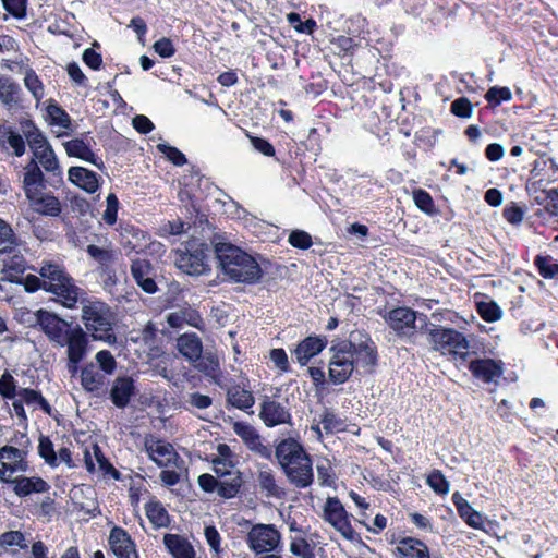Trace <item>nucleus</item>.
Here are the masks:
<instances>
[{
	"label": "nucleus",
	"instance_id": "obj_1",
	"mask_svg": "<svg viewBox=\"0 0 558 558\" xmlns=\"http://www.w3.org/2000/svg\"><path fill=\"white\" fill-rule=\"evenodd\" d=\"M211 244L219 267L231 280L246 284L260 281L263 270L254 256L220 235H215Z\"/></svg>",
	"mask_w": 558,
	"mask_h": 558
},
{
	"label": "nucleus",
	"instance_id": "obj_2",
	"mask_svg": "<svg viewBox=\"0 0 558 558\" xmlns=\"http://www.w3.org/2000/svg\"><path fill=\"white\" fill-rule=\"evenodd\" d=\"M276 459L287 480L296 488H306L314 481L313 461L294 438L281 440L275 450Z\"/></svg>",
	"mask_w": 558,
	"mask_h": 558
},
{
	"label": "nucleus",
	"instance_id": "obj_3",
	"mask_svg": "<svg viewBox=\"0 0 558 558\" xmlns=\"http://www.w3.org/2000/svg\"><path fill=\"white\" fill-rule=\"evenodd\" d=\"M38 272L43 277V290L54 294L63 306L69 308L75 306L82 290L61 265L43 262Z\"/></svg>",
	"mask_w": 558,
	"mask_h": 558
},
{
	"label": "nucleus",
	"instance_id": "obj_4",
	"mask_svg": "<svg viewBox=\"0 0 558 558\" xmlns=\"http://www.w3.org/2000/svg\"><path fill=\"white\" fill-rule=\"evenodd\" d=\"M82 320L86 328L85 331L94 340L104 341L109 345L117 342V337L113 332L114 317L106 303L99 301L83 303Z\"/></svg>",
	"mask_w": 558,
	"mask_h": 558
},
{
	"label": "nucleus",
	"instance_id": "obj_5",
	"mask_svg": "<svg viewBox=\"0 0 558 558\" xmlns=\"http://www.w3.org/2000/svg\"><path fill=\"white\" fill-rule=\"evenodd\" d=\"M388 326L400 337L411 338L427 329L428 318L410 307L399 306L390 310L384 316Z\"/></svg>",
	"mask_w": 558,
	"mask_h": 558
},
{
	"label": "nucleus",
	"instance_id": "obj_6",
	"mask_svg": "<svg viewBox=\"0 0 558 558\" xmlns=\"http://www.w3.org/2000/svg\"><path fill=\"white\" fill-rule=\"evenodd\" d=\"M209 247L196 242L177 251L175 266L190 276H201L210 270Z\"/></svg>",
	"mask_w": 558,
	"mask_h": 558
},
{
	"label": "nucleus",
	"instance_id": "obj_7",
	"mask_svg": "<svg viewBox=\"0 0 558 558\" xmlns=\"http://www.w3.org/2000/svg\"><path fill=\"white\" fill-rule=\"evenodd\" d=\"M456 325L460 330H456V359H459L462 365L469 363L474 357L485 354L484 339L466 330L469 322L458 317L456 313Z\"/></svg>",
	"mask_w": 558,
	"mask_h": 558
},
{
	"label": "nucleus",
	"instance_id": "obj_8",
	"mask_svg": "<svg viewBox=\"0 0 558 558\" xmlns=\"http://www.w3.org/2000/svg\"><path fill=\"white\" fill-rule=\"evenodd\" d=\"M347 350L353 355L355 369L371 373L377 363V350L373 340L360 331L351 333V340L343 342Z\"/></svg>",
	"mask_w": 558,
	"mask_h": 558
},
{
	"label": "nucleus",
	"instance_id": "obj_9",
	"mask_svg": "<svg viewBox=\"0 0 558 558\" xmlns=\"http://www.w3.org/2000/svg\"><path fill=\"white\" fill-rule=\"evenodd\" d=\"M558 185V167L553 160L536 161L531 171V179L526 184V191L533 198L539 194H550Z\"/></svg>",
	"mask_w": 558,
	"mask_h": 558
},
{
	"label": "nucleus",
	"instance_id": "obj_10",
	"mask_svg": "<svg viewBox=\"0 0 558 558\" xmlns=\"http://www.w3.org/2000/svg\"><path fill=\"white\" fill-rule=\"evenodd\" d=\"M281 535L274 524H255L246 536V543L256 555L274 551L280 545Z\"/></svg>",
	"mask_w": 558,
	"mask_h": 558
},
{
	"label": "nucleus",
	"instance_id": "obj_11",
	"mask_svg": "<svg viewBox=\"0 0 558 558\" xmlns=\"http://www.w3.org/2000/svg\"><path fill=\"white\" fill-rule=\"evenodd\" d=\"M36 323L49 341L58 347L70 336L75 326L45 310L37 311Z\"/></svg>",
	"mask_w": 558,
	"mask_h": 558
},
{
	"label": "nucleus",
	"instance_id": "obj_12",
	"mask_svg": "<svg viewBox=\"0 0 558 558\" xmlns=\"http://www.w3.org/2000/svg\"><path fill=\"white\" fill-rule=\"evenodd\" d=\"M330 350L332 351V356L329 362V379L335 385L343 384L355 369L353 355L345 349L343 342L331 347Z\"/></svg>",
	"mask_w": 558,
	"mask_h": 558
},
{
	"label": "nucleus",
	"instance_id": "obj_13",
	"mask_svg": "<svg viewBox=\"0 0 558 558\" xmlns=\"http://www.w3.org/2000/svg\"><path fill=\"white\" fill-rule=\"evenodd\" d=\"M324 519L331 524L345 539L355 541L354 532L348 519V513L337 497H328L324 506Z\"/></svg>",
	"mask_w": 558,
	"mask_h": 558
},
{
	"label": "nucleus",
	"instance_id": "obj_14",
	"mask_svg": "<svg viewBox=\"0 0 558 558\" xmlns=\"http://www.w3.org/2000/svg\"><path fill=\"white\" fill-rule=\"evenodd\" d=\"M130 272L136 284L148 294H154L158 291L157 269L153 266L150 260L145 258H135L131 260Z\"/></svg>",
	"mask_w": 558,
	"mask_h": 558
},
{
	"label": "nucleus",
	"instance_id": "obj_15",
	"mask_svg": "<svg viewBox=\"0 0 558 558\" xmlns=\"http://www.w3.org/2000/svg\"><path fill=\"white\" fill-rule=\"evenodd\" d=\"M472 376L485 384H490L500 378L504 374V363L501 360L489 357H474L464 365Z\"/></svg>",
	"mask_w": 558,
	"mask_h": 558
},
{
	"label": "nucleus",
	"instance_id": "obj_16",
	"mask_svg": "<svg viewBox=\"0 0 558 558\" xmlns=\"http://www.w3.org/2000/svg\"><path fill=\"white\" fill-rule=\"evenodd\" d=\"M120 244L126 251V255L134 252L144 253L150 244V236L133 225L121 223L119 227Z\"/></svg>",
	"mask_w": 558,
	"mask_h": 558
},
{
	"label": "nucleus",
	"instance_id": "obj_17",
	"mask_svg": "<svg viewBox=\"0 0 558 558\" xmlns=\"http://www.w3.org/2000/svg\"><path fill=\"white\" fill-rule=\"evenodd\" d=\"M26 452L12 446H4L0 449V480L9 482L13 473L26 471Z\"/></svg>",
	"mask_w": 558,
	"mask_h": 558
},
{
	"label": "nucleus",
	"instance_id": "obj_18",
	"mask_svg": "<svg viewBox=\"0 0 558 558\" xmlns=\"http://www.w3.org/2000/svg\"><path fill=\"white\" fill-rule=\"evenodd\" d=\"M233 432L243 440L251 451L266 460H271V448L262 442L259 434L252 425L244 422H234Z\"/></svg>",
	"mask_w": 558,
	"mask_h": 558
},
{
	"label": "nucleus",
	"instance_id": "obj_19",
	"mask_svg": "<svg viewBox=\"0 0 558 558\" xmlns=\"http://www.w3.org/2000/svg\"><path fill=\"white\" fill-rule=\"evenodd\" d=\"M259 417L268 427L291 423L289 410L280 402L270 399L263 401Z\"/></svg>",
	"mask_w": 558,
	"mask_h": 558
},
{
	"label": "nucleus",
	"instance_id": "obj_20",
	"mask_svg": "<svg viewBox=\"0 0 558 558\" xmlns=\"http://www.w3.org/2000/svg\"><path fill=\"white\" fill-rule=\"evenodd\" d=\"M135 393V380L130 376H119L112 383L110 399L117 408L124 409Z\"/></svg>",
	"mask_w": 558,
	"mask_h": 558
},
{
	"label": "nucleus",
	"instance_id": "obj_21",
	"mask_svg": "<svg viewBox=\"0 0 558 558\" xmlns=\"http://www.w3.org/2000/svg\"><path fill=\"white\" fill-rule=\"evenodd\" d=\"M59 347L66 348L68 359L83 361L88 350V335L80 325H75L70 336Z\"/></svg>",
	"mask_w": 558,
	"mask_h": 558
},
{
	"label": "nucleus",
	"instance_id": "obj_22",
	"mask_svg": "<svg viewBox=\"0 0 558 558\" xmlns=\"http://www.w3.org/2000/svg\"><path fill=\"white\" fill-rule=\"evenodd\" d=\"M218 385L226 390L227 403L232 408L247 412L255 403V398L251 389L244 386L232 383L229 385Z\"/></svg>",
	"mask_w": 558,
	"mask_h": 558
},
{
	"label": "nucleus",
	"instance_id": "obj_23",
	"mask_svg": "<svg viewBox=\"0 0 558 558\" xmlns=\"http://www.w3.org/2000/svg\"><path fill=\"white\" fill-rule=\"evenodd\" d=\"M327 345L326 337H307L299 343L294 355L301 365H305L314 355L320 353Z\"/></svg>",
	"mask_w": 558,
	"mask_h": 558
},
{
	"label": "nucleus",
	"instance_id": "obj_24",
	"mask_svg": "<svg viewBox=\"0 0 558 558\" xmlns=\"http://www.w3.org/2000/svg\"><path fill=\"white\" fill-rule=\"evenodd\" d=\"M0 147L5 151L12 149L11 154L16 157L23 156L26 150L23 133L15 132L7 125H0Z\"/></svg>",
	"mask_w": 558,
	"mask_h": 558
},
{
	"label": "nucleus",
	"instance_id": "obj_25",
	"mask_svg": "<svg viewBox=\"0 0 558 558\" xmlns=\"http://www.w3.org/2000/svg\"><path fill=\"white\" fill-rule=\"evenodd\" d=\"M177 349L190 363H192L199 360V356L203 353V343L196 333H183L177 339Z\"/></svg>",
	"mask_w": 558,
	"mask_h": 558
},
{
	"label": "nucleus",
	"instance_id": "obj_26",
	"mask_svg": "<svg viewBox=\"0 0 558 558\" xmlns=\"http://www.w3.org/2000/svg\"><path fill=\"white\" fill-rule=\"evenodd\" d=\"M146 449L150 459L160 468L170 465L178 458L173 447L162 440H156L149 445L146 444Z\"/></svg>",
	"mask_w": 558,
	"mask_h": 558
},
{
	"label": "nucleus",
	"instance_id": "obj_27",
	"mask_svg": "<svg viewBox=\"0 0 558 558\" xmlns=\"http://www.w3.org/2000/svg\"><path fill=\"white\" fill-rule=\"evenodd\" d=\"M8 483L13 485V490L19 497H25L32 493H45L49 489V485L41 477H10Z\"/></svg>",
	"mask_w": 558,
	"mask_h": 558
},
{
	"label": "nucleus",
	"instance_id": "obj_28",
	"mask_svg": "<svg viewBox=\"0 0 558 558\" xmlns=\"http://www.w3.org/2000/svg\"><path fill=\"white\" fill-rule=\"evenodd\" d=\"M257 482L265 497L281 499L286 496V490L277 483L272 470L268 466L258 470Z\"/></svg>",
	"mask_w": 558,
	"mask_h": 558
},
{
	"label": "nucleus",
	"instance_id": "obj_29",
	"mask_svg": "<svg viewBox=\"0 0 558 558\" xmlns=\"http://www.w3.org/2000/svg\"><path fill=\"white\" fill-rule=\"evenodd\" d=\"M63 146L69 156L90 162L100 170L104 169V162L99 160L98 157H96L90 147L83 140L74 138L68 141L63 144Z\"/></svg>",
	"mask_w": 558,
	"mask_h": 558
},
{
	"label": "nucleus",
	"instance_id": "obj_30",
	"mask_svg": "<svg viewBox=\"0 0 558 558\" xmlns=\"http://www.w3.org/2000/svg\"><path fill=\"white\" fill-rule=\"evenodd\" d=\"M69 180L87 193H95L99 187L98 175L83 167H71L69 169Z\"/></svg>",
	"mask_w": 558,
	"mask_h": 558
},
{
	"label": "nucleus",
	"instance_id": "obj_31",
	"mask_svg": "<svg viewBox=\"0 0 558 558\" xmlns=\"http://www.w3.org/2000/svg\"><path fill=\"white\" fill-rule=\"evenodd\" d=\"M163 544L173 558H195L192 544L182 535L165 534Z\"/></svg>",
	"mask_w": 558,
	"mask_h": 558
},
{
	"label": "nucleus",
	"instance_id": "obj_32",
	"mask_svg": "<svg viewBox=\"0 0 558 558\" xmlns=\"http://www.w3.org/2000/svg\"><path fill=\"white\" fill-rule=\"evenodd\" d=\"M34 206L35 211L49 217H58L61 214L60 201L51 194H37L34 198H28Z\"/></svg>",
	"mask_w": 558,
	"mask_h": 558
},
{
	"label": "nucleus",
	"instance_id": "obj_33",
	"mask_svg": "<svg viewBox=\"0 0 558 558\" xmlns=\"http://www.w3.org/2000/svg\"><path fill=\"white\" fill-rule=\"evenodd\" d=\"M456 508L463 521L471 527L483 530L484 517L476 511L458 492H456Z\"/></svg>",
	"mask_w": 558,
	"mask_h": 558
},
{
	"label": "nucleus",
	"instance_id": "obj_34",
	"mask_svg": "<svg viewBox=\"0 0 558 558\" xmlns=\"http://www.w3.org/2000/svg\"><path fill=\"white\" fill-rule=\"evenodd\" d=\"M20 129L23 133L24 141H27L32 153L36 149L43 148L49 143L45 134L32 120L21 121Z\"/></svg>",
	"mask_w": 558,
	"mask_h": 558
},
{
	"label": "nucleus",
	"instance_id": "obj_35",
	"mask_svg": "<svg viewBox=\"0 0 558 558\" xmlns=\"http://www.w3.org/2000/svg\"><path fill=\"white\" fill-rule=\"evenodd\" d=\"M434 349L444 355H453V330L450 328H433L429 331Z\"/></svg>",
	"mask_w": 558,
	"mask_h": 558
},
{
	"label": "nucleus",
	"instance_id": "obj_36",
	"mask_svg": "<svg viewBox=\"0 0 558 558\" xmlns=\"http://www.w3.org/2000/svg\"><path fill=\"white\" fill-rule=\"evenodd\" d=\"M81 385L88 392L99 393L105 386V375L90 363L81 371Z\"/></svg>",
	"mask_w": 558,
	"mask_h": 558
},
{
	"label": "nucleus",
	"instance_id": "obj_37",
	"mask_svg": "<svg viewBox=\"0 0 558 558\" xmlns=\"http://www.w3.org/2000/svg\"><path fill=\"white\" fill-rule=\"evenodd\" d=\"M33 156L36 157L46 172L51 173L53 177L61 178L62 171L58 158L49 143L43 148L34 150Z\"/></svg>",
	"mask_w": 558,
	"mask_h": 558
},
{
	"label": "nucleus",
	"instance_id": "obj_38",
	"mask_svg": "<svg viewBox=\"0 0 558 558\" xmlns=\"http://www.w3.org/2000/svg\"><path fill=\"white\" fill-rule=\"evenodd\" d=\"M243 485L242 473L238 470L219 480L218 495L225 499L235 497Z\"/></svg>",
	"mask_w": 558,
	"mask_h": 558
},
{
	"label": "nucleus",
	"instance_id": "obj_39",
	"mask_svg": "<svg viewBox=\"0 0 558 558\" xmlns=\"http://www.w3.org/2000/svg\"><path fill=\"white\" fill-rule=\"evenodd\" d=\"M21 87L9 76H0V101L8 109L19 104Z\"/></svg>",
	"mask_w": 558,
	"mask_h": 558
},
{
	"label": "nucleus",
	"instance_id": "obj_40",
	"mask_svg": "<svg viewBox=\"0 0 558 558\" xmlns=\"http://www.w3.org/2000/svg\"><path fill=\"white\" fill-rule=\"evenodd\" d=\"M550 191L548 195L539 194L533 197V203L543 206V209H538L535 215L541 217L547 214L558 222V185L556 190Z\"/></svg>",
	"mask_w": 558,
	"mask_h": 558
},
{
	"label": "nucleus",
	"instance_id": "obj_41",
	"mask_svg": "<svg viewBox=\"0 0 558 558\" xmlns=\"http://www.w3.org/2000/svg\"><path fill=\"white\" fill-rule=\"evenodd\" d=\"M397 550L403 558H429L426 545L414 538L400 541Z\"/></svg>",
	"mask_w": 558,
	"mask_h": 558
},
{
	"label": "nucleus",
	"instance_id": "obj_42",
	"mask_svg": "<svg viewBox=\"0 0 558 558\" xmlns=\"http://www.w3.org/2000/svg\"><path fill=\"white\" fill-rule=\"evenodd\" d=\"M16 397L21 398V401L28 407H34L35 409L40 408L46 414H51V405L39 391L29 388H21L17 390Z\"/></svg>",
	"mask_w": 558,
	"mask_h": 558
},
{
	"label": "nucleus",
	"instance_id": "obj_43",
	"mask_svg": "<svg viewBox=\"0 0 558 558\" xmlns=\"http://www.w3.org/2000/svg\"><path fill=\"white\" fill-rule=\"evenodd\" d=\"M534 266L544 279H558V262L551 255H536Z\"/></svg>",
	"mask_w": 558,
	"mask_h": 558
},
{
	"label": "nucleus",
	"instance_id": "obj_44",
	"mask_svg": "<svg viewBox=\"0 0 558 558\" xmlns=\"http://www.w3.org/2000/svg\"><path fill=\"white\" fill-rule=\"evenodd\" d=\"M46 187L43 171L25 172L23 179V189L26 198H34L37 194H40Z\"/></svg>",
	"mask_w": 558,
	"mask_h": 558
},
{
	"label": "nucleus",
	"instance_id": "obj_45",
	"mask_svg": "<svg viewBox=\"0 0 558 558\" xmlns=\"http://www.w3.org/2000/svg\"><path fill=\"white\" fill-rule=\"evenodd\" d=\"M192 364L198 372L213 378H215L220 371V363L217 354L208 351L202 353L199 360L192 362Z\"/></svg>",
	"mask_w": 558,
	"mask_h": 558
},
{
	"label": "nucleus",
	"instance_id": "obj_46",
	"mask_svg": "<svg viewBox=\"0 0 558 558\" xmlns=\"http://www.w3.org/2000/svg\"><path fill=\"white\" fill-rule=\"evenodd\" d=\"M475 308L480 317L486 323L498 322L502 317V310L495 301H477Z\"/></svg>",
	"mask_w": 558,
	"mask_h": 558
},
{
	"label": "nucleus",
	"instance_id": "obj_47",
	"mask_svg": "<svg viewBox=\"0 0 558 558\" xmlns=\"http://www.w3.org/2000/svg\"><path fill=\"white\" fill-rule=\"evenodd\" d=\"M146 515L149 519V521L158 527L168 526L169 524L168 512L160 502L147 504Z\"/></svg>",
	"mask_w": 558,
	"mask_h": 558
},
{
	"label": "nucleus",
	"instance_id": "obj_48",
	"mask_svg": "<svg viewBox=\"0 0 558 558\" xmlns=\"http://www.w3.org/2000/svg\"><path fill=\"white\" fill-rule=\"evenodd\" d=\"M485 99L490 107L496 108L504 101H510L512 93L507 86H493L486 92Z\"/></svg>",
	"mask_w": 558,
	"mask_h": 558
},
{
	"label": "nucleus",
	"instance_id": "obj_49",
	"mask_svg": "<svg viewBox=\"0 0 558 558\" xmlns=\"http://www.w3.org/2000/svg\"><path fill=\"white\" fill-rule=\"evenodd\" d=\"M87 254L102 266H108L117 259V254L113 250L102 248L97 245L90 244L86 247Z\"/></svg>",
	"mask_w": 558,
	"mask_h": 558
},
{
	"label": "nucleus",
	"instance_id": "obj_50",
	"mask_svg": "<svg viewBox=\"0 0 558 558\" xmlns=\"http://www.w3.org/2000/svg\"><path fill=\"white\" fill-rule=\"evenodd\" d=\"M38 453L45 460L47 464L50 466L58 465V456L54 451L53 444L49 439V437L40 435L39 445H38Z\"/></svg>",
	"mask_w": 558,
	"mask_h": 558
},
{
	"label": "nucleus",
	"instance_id": "obj_51",
	"mask_svg": "<svg viewBox=\"0 0 558 558\" xmlns=\"http://www.w3.org/2000/svg\"><path fill=\"white\" fill-rule=\"evenodd\" d=\"M16 245V238L12 228L0 219V254L11 252Z\"/></svg>",
	"mask_w": 558,
	"mask_h": 558
},
{
	"label": "nucleus",
	"instance_id": "obj_52",
	"mask_svg": "<svg viewBox=\"0 0 558 558\" xmlns=\"http://www.w3.org/2000/svg\"><path fill=\"white\" fill-rule=\"evenodd\" d=\"M47 113L51 120V124L59 125L63 129H69L71 126V117L59 105L50 104L47 107Z\"/></svg>",
	"mask_w": 558,
	"mask_h": 558
},
{
	"label": "nucleus",
	"instance_id": "obj_53",
	"mask_svg": "<svg viewBox=\"0 0 558 558\" xmlns=\"http://www.w3.org/2000/svg\"><path fill=\"white\" fill-rule=\"evenodd\" d=\"M525 209L514 202L507 204L502 209L504 219L512 226H519L523 221Z\"/></svg>",
	"mask_w": 558,
	"mask_h": 558
},
{
	"label": "nucleus",
	"instance_id": "obj_54",
	"mask_svg": "<svg viewBox=\"0 0 558 558\" xmlns=\"http://www.w3.org/2000/svg\"><path fill=\"white\" fill-rule=\"evenodd\" d=\"M25 87L32 93L36 100L44 97V86L33 69H27L24 77Z\"/></svg>",
	"mask_w": 558,
	"mask_h": 558
},
{
	"label": "nucleus",
	"instance_id": "obj_55",
	"mask_svg": "<svg viewBox=\"0 0 558 558\" xmlns=\"http://www.w3.org/2000/svg\"><path fill=\"white\" fill-rule=\"evenodd\" d=\"M12 546H17L22 549L27 547L25 542V536L21 531H9L4 532L0 535V547L9 548Z\"/></svg>",
	"mask_w": 558,
	"mask_h": 558
},
{
	"label": "nucleus",
	"instance_id": "obj_56",
	"mask_svg": "<svg viewBox=\"0 0 558 558\" xmlns=\"http://www.w3.org/2000/svg\"><path fill=\"white\" fill-rule=\"evenodd\" d=\"M95 360L105 374L111 375L117 368V362L111 352L108 350H101L97 352Z\"/></svg>",
	"mask_w": 558,
	"mask_h": 558
},
{
	"label": "nucleus",
	"instance_id": "obj_57",
	"mask_svg": "<svg viewBox=\"0 0 558 558\" xmlns=\"http://www.w3.org/2000/svg\"><path fill=\"white\" fill-rule=\"evenodd\" d=\"M413 199L415 205L426 214L434 213V202L432 196L424 190L417 189L413 191Z\"/></svg>",
	"mask_w": 558,
	"mask_h": 558
},
{
	"label": "nucleus",
	"instance_id": "obj_58",
	"mask_svg": "<svg viewBox=\"0 0 558 558\" xmlns=\"http://www.w3.org/2000/svg\"><path fill=\"white\" fill-rule=\"evenodd\" d=\"M288 242L293 247L307 250L312 246V236L303 230H294L290 233Z\"/></svg>",
	"mask_w": 558,
	"mask_h": 558
},
{
	"label": "nucleus",
	"instance_id": "obj_59",
	"mask_svg": "<svg viewBox=\"0 0 558 558\" xmlns=\"http://www.w3.org/2000/svg\"><path fill=\"white\" fill-rule=\"evenodd\" d=\"M157 149L166 155V157L175 166H183L186 163V158L177 147L168 144H158Z\"/></svg>",
	"mask_w": 558,
	"mask_h": 558
},
{
	"label": "nucleus",
	"instance_id": "obj_60",
	"mask_svg": "<svg viewBox=\"0 0 558 558\" xmlns=\"http://www.w3.org/2000/svg\"><path fill=\"white\" fill-rule=\"evenodd\" d=\"M0 395L5 399H14L17 395L15 380L9 372H4L0 378Z\"/></svg>",
	"mask_w": 558,
	"mask_h": 558
},
{
	"label": "nucleus",
	"instance_id": "obj_61",
	"mask_svg": "<svg viewBox=\"0 0 558 558\" xmlns=\"http://www.w3.org/2000/svg\"><path fill=\"white\" fill-rule=\"evenodd\" d=\"M95 458L99 464V469L104 474H110L113 478H120V472L106 459L98 445L93 446Z\"/></svg>",
	"mask_w": 558,
	"mask_h": 558
},
{
	"label": "nucleus",
	"instance_id": "obj_62",
	"mask_svg": "<svg viewBox=\"0 0 558 558\" xmlns=\"http://www.w3.org/2000/svg\"><path fill=\"white\" fill-rule=\"evenodd\" d=\"M320 424L326 433H336L343 429V422L333 412L325 411Z\"/></svg>",
	"mask_w": 558,
	"mask_h": 558
},
{
	"label": "nucleus",
	"instance_id": "obj_63",
	"mask_svg": "<svg viewBox=\"0 0 558 558\" xmlns=\"http://www.w3.org/2000/svg\"><path fill=\"white\" fill-rule=\"evenodd\" d=\"M118 208H119V201L116 194L110 193L107 196V208L102 215V219L107 225H114L117 221V215H118Z\"/></svg>",
	"mask_w": 558,
	"mask_h": 558
},
{
	"label": "nucleus",
	"instance_id": "obj_64",
	"mask_svg": "<svg viewBox=\"0 0 558 558\" xmlns=\"http://www.w3.org/2000/svg\"><path fill=\"white\" fill-rule=\"evenodd\" d=\"M290 550L293 555L301 558H312L313 553L310 544L304 538H296L290 545Z\"/></svg>",
	"mask_w": 558,
	"mask_h": 558
}]
</instances>
